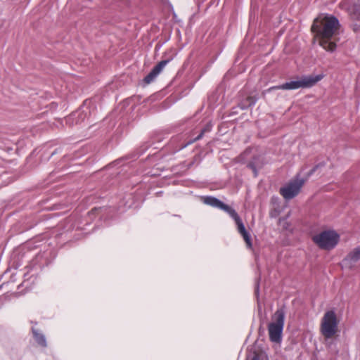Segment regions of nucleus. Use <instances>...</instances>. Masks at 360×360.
Wrapping results in <instances>:
<instances>
[{
    "label": "nucleus",
    "mask_w": 360,
    "mask_h": 360,
    "mask_svg": "<svg viewBox=\"0 0 360 360\" xmlns=\"http://www.w3.org/2000/svg\"><path fill=\"white\" fill-rule=\"evenodd\" d=\"M340 26L338 19L334 15L318 16L311 27V32L314 34L313 42L318 41L324 50L334 52L337 48L336 40Z\"/></svg>",
    "instance_id": "f257e3e1"
},
{
    "label": "nucleus",
    "mask_w": 360,
    "mask_h": 360,
    "mask_svg": "<svg viewBox=\"0 0 360 360\" xmlns=\"http://www.w3.org/2000/svg\"><path fill=\"white\" fill-rule=\"evenodd\" d=\"M323 77V75L302 76L300 79L295 81L286 82L281 85L274 86L263 91V94L266 92H270L274 90H295L298 89L309 88L314 86Z\"/></svg>",
    "instance_id": "f03ea898"
},
{
    "label": "nucleus",
    "mask_w": 360,
    "mask_h": 360,
    "mask_svg": "<svg viewBox=\"0 0 360 360\" xmlns=\"http://www.w3.org/2000/svg\"><path fill=\"white\" fill-rule=\"evenodd\" d=\"M326 165L324 162L316 165L307 174L305 179H300L297 175L294 179L290 181L285 186L280 188V193L285 200H290L295 197L300 191L301 188L304 184L307 179L311 176L318 169Z\"/></svg>",
    "instance_id": "7ed1b4c3"
},
{
    "label": "nucleus",
    "mask_w": 360,
    "mask_h": 360,
    "mask_svg": "<svg viewBox=\"0 0 360 360\" xmlns=\"http://www.w3.org/2000/svg\"><path fill=\"white\" fill-rule=\"evenodd\" d=\"M311 240L320 249L331 250L338 244L340 235L333 230H326L313 236Z\"/></svg>",
    "instance_id": "20e7f679"
},
{
    "label": "nucleus",
    "mask_w": 360,
    "mask_h": 360,
    "mask_svg": "<svg viewBox=\"0 0 360 360\" xmlns=\"http://www.w3.org/2000/svg\"><path fill=\"white\" fill-rule=\"evenodd\" d=\"M285 310L283 308L278 309L273 316V322L268 326L269 339L271 342H279L284 326Z\"/></svg>",
    "instance_id": "39448f33"
},
{
    "label": "nucleus",
    "mask_w": 360,
    "mask_h": 360,
    "mask_svg": "<svg viewBox=\"0 0 360 360\" xmlns=\"http://www.w3.org/2000/svg\"><path fill=\"white\" fill-rule=\"evenodd\" d=\"M338 322L336 314L333 311L325 313L321 324V332L326 338H332L338 331Z\"/></svg>",
    "instance_id": "423d86ee"
},
{
    "label": "nucleus",
    "mask_w": 360,
    "mask_h": 360,
    "mask_svg": "<svg viewBox=\"0 0 360 360\" xmlns=\"http://www.w3.org/2000/svg\"><path fill=\"white\" fill-rule=\"evenodd\" d=\"M359 261H360V245L350 251L341 261L340 265L342 269L352 270Z\"/></svg>",
    "instance_id": "0eeeda50"
},
{
    "label": "nucleus",
    "mask_w": 360,
    "mask_h": 360,
    "mask_svg": "<svg viewBox=\"0 0 360 360\" xmlns=\"http://www.w3.org/2000/svg\"><path fill=\"white\" fill-rule=\"evenodd\" d=\"M202 201L205 204L213 207L219 208L226 212L228 214L233 210L228 205L224 204L219 199L213 196H205L202 198Z\"/></svg>",
    "instance_id": "6e6552de"
},
{
    "label": "nucleus",
    "mask_w": 360,
    "mask_h": 360,
    "mask_svg": "<svg viewBox=\"0 0 360 360\" xmlns=\"http://www.w3.org/2000/svg\"><path fill=\"white\" fill-rule=\"evenodd\" d=\"M169 62V60H162L159 62L151 71L144 77L143 81L148 84L153 82L158 75L162 72L165 65Z\"/></svg>",
    "instance_id": "1a4fd4ad"
},
{
    "label": "nucleus",
    "mask_w": 360,
    "mask_h": 360,
    "mask_svg": "<svg viewBox=\"0 0 360 360\" xmlns=\"http://www.w3.org/2000/svg\"><path fill=\"white\" fill-rule=\"evenodd\" d=\"M258 99L259 96L257 94L249 95L240 101L238 106L242 110H246L248 108L255 105Z\"/></svg>",
    "instance_id": "9d476101"
},
{
    "label": "nucleus",
    "mask_w": 360,
    "mask_h": 360,
    "mask_svg": "<svg viewBox=\"0 0 360 360\" xmlns=\"http://www.w3.org/2000/svg\"><path fill=\"white\" fill-rule=\"evenodd\" d=\"M229 214L233 219H234L237 225L238 231L240 234L247 231L241 219L234 209Z\"/></svg>",
    "instance_id": "9b49d317"
},
{
    "label": "nucleus",
    "mask_w": 360,
    "mask_h": 360,
    "mask_svg": "<svg viewBox=\"0 0 360 360\" xmlns=\"http://www.w3.org/2000/svg\"><path fill=\"white\" fill-rule=\"evenodd\" d=\"M349 13L353 20H360V0L349 8Z\"/></svg>",
    "instance_id": "f8f14e48"
},
{
    "label": "nucleus",
    "mask_w": 360,
    "mask_h": 360,
    "mask_svg": "<svg viewBox=\"0 0 360 360\" xmlns=\"http://www.w3.org/2000/svg\"><path fill=\"white\" fill-rule=\"evenodd\" d=\"M34 338L36 342L41 346L45 347H46V341L45 336L40 333H38L36 330H32Z\"/></svg>",
    "instance_id": "ddd939ff"
},
{
    "label": "nucleus",
    "mask_w": 360,
    "mask_h": 360,
    "mask_svg": "<svg viewBox=\"0 0 360 360\" xmlns=\"http://www.w3.org/2000/svg\"><path fill=\"white\" fill-rule=\"evenodd\" d=\"M244 240L245 241L246 245L248 248H252V244L251 241V237L250 233L246 231L240 233Z\"/></svg>",
    "instance_id": "4468645a"
},
{
    "label": "nucleus",
    "mask_w": 360,
    "mask_h": 360,
    "mask_svg": "<svg viewBox=\"0 0 360 360\" xmlns=\"http://www.w3.org/2000/svg\"><path fill=\"white\" fill-rule=\"evenodd\" d=\"M205 132V129H202L201 130V132L200 133V134L198 136H196L193 141H189L186 145L190 144L194 141L200 140L203 136V134Z\"/></svg>",
    "instance_id": "2eb2a0df"
},
{
    "label": "nucleus",
    "mask_w": 360,
    "mask_h": 360,
    "mask_svg": "<svg viewBox=\"0 0 360 360\" xmlns=\"http://www.w3.org/2000/svg\"><path fill=\"white\" fill-rule=\"evenodd\" d=\"M248 167L252 169V171L255 173V176H257V169H256L257 167H256V165H255V163L253 162H249L248 164Z\"/></svg>",
    "instance_id": "dca6fc26"
},
{
    "label": "nucleus",
    "mask_w": 360,
    "mask_h": 360,
    "mask_svg": "<svg viewBox=\"0 0 360 360\" xmlns=\"http://www.w3.org/2000/svg\"><path fill=\"white\" fill-rule=\"evenodd\" d=\"M352 29L355 32L360 31V25L357 24L352 25Z\"/></svg>",
    "instance_id": "f3484780"
},
{
    "label": "nucleus",
    "mask_w": 360,
    "mask_h": 360,
    "mask_svg": "<svg viewBox=\"0 0 360 360\" xmlns=\"http://www.w3.org/2000/svg\"><path fill=\"white\" fill-rule=\"evenodd\" d=\"M262 359V356L259 354H255L254 355V356L252 357V360H263V359Z\"/></svg>",
    "instance_id": "a211bd4d"
},
{
    "label": "nucleus",
    "mask_w": 360,
    "mask_h": 360,
    "mask_svg": "<svg viewBox=\"0 0 360 360\" xmlns=\"http://www.w3.org/2000/svg\"><path fill=\"white\" fill-rule=\"evenodd\" d=\"M204 129H205V131H209V130H210V129H209V127H205Z\"/></svg>",
    "instance_id": "6ab92c4d"
},
{
    "label": "nucleus",
    "mask_w": 360,
    "mask_h": 360,
    "mask_svg": "<svg viewBox=\"0 0 360 360\" xmlns=\"http://www.w3.org/2000/svg\"><path fill=\"white\" fill-rule=\"evenodd\" d=\"M258 291H259V287L257 286V289H256V292L258 293Z\"/></svg>",
    "instance_id": "aec40b11"
}]
</instances>
